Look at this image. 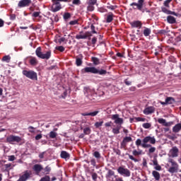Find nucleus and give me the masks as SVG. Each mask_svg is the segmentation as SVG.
Wrapping results in <instances>:
<instances>
[{"label":"nucleus","mask_w":181,"mask_h":181,"mask_svg":"<svg viewBox=\"0 0 181 181\" xmlns=\"http://www.w3.org/2000/svg\"><path fill=\"white\" fill-rule=\"evenodd\" d=\"M84 73H92L93 74H100V76H104L107 74V71L104 69L98 70L94 66H88L82 69Z\"/></svg>","instance_id":"3"},{"label":"nucleus","mask_w":181,"mask_h":181,"mask_svg":"<svg viewBox=\"0 0 181 181\" xmlns=\"http://www.w3.org/2000/svg\"><path fill=\"white\" fill-rule=\"evenodd\" d=\"M32 177V171L25 170L22 175H20L19 179L17 181H26Z\"/></svg>","instance_id":"7"},{"label":"nucleus","mask_w":181,"mask_h":181,"mask_svg":"<svg viewBox=\"0 0 181 181\" xmlns=\"http://www.w3.org/2000/svg\"><path fill=\"white\" fill-rule=\"evenodd\" d=\"M136 119L138 122H145V118L137 117V118H136Z\"/></svg>","instance_id":"59"},{"label":"nucleus","mask_w":181,"mask_h":181,"mask_svg":"<svg viewBox=\"0 0 181 181\" xmlns=\"http://www.w3.org/2000/svg\"><path fill=\"white\" fill-rule=\"evenodd\" d=\"M148 142L151 144L152 145H155L156 144V139L155 137H152L151 136H146L143 141L140 139H137L135 144L136 146H142V148H151V144H148Z\"/></svg>","instance_id":"1"},{"label":"nucleus","mask_w":181,"mask_h":181,"mask_svg":"<svg viewBox=\"0 0 181 181\" xmlns=\"http://www.w3.org/2000/svg\"><path fill=\"white\" fill-rule=\"evenodd\" d=\"M130 25L132 28H137L139 29L142 28V23H141L139 21H132L130 23Z\"/></svg>","instance_id":"18"},{"label":"nucleus","mask_w":181,"mask_h":181,"mask_svg":"<svg viewBox=\"0 0 181 181\" xmlns=\"http://www.w3.org/2000/svg\"><path fill=\"white\" fill-rule=\"evenodd\" d=\"M39 139H42V134H37V135L35 136V140H36V141H39Z\"/></svg>","instance_id":"63"},{"label":"nucleus","mask_w":181,"mask_h":181,"mask_svg":"<svg viewBox=\"0 0 181 181\" xmlns=\"http://www.w3.org/2000/svg\"><path fill=\"white\" fill-rule=\"evenodd\" d=\"M15 159H16L15 156H8V160H9V162H13V160H15Z\"/></svg>","instance_id":"49"},{"label":"nucleus","mask_w":181,"mask_h":181,"mask_svg":"<svg viewBox=\"0 0 181 181\" xmlns=\"http://www.w3.org/2000/svg\"><path fill=\"white\" fill-rule=\"evenodd\" d=\"M99 112L100 111L96 110L94 112L82 113L81 115H83V117H87V116L95 117Z\"/></svg>","instance_id":"21"},{"label":"nucleus","mask_w":181,"mask_h":181,"mask_svg":"<svg viewBox=\"0 0 181 181\" xmlns=\"http://www.w3.org/2000/svg\"><path fill=\"white\" fill-rule=\"evenodd\" d=\"M83 33L81 32L79 35H76V39L80 40V39H87L90 36H91V32H86L84 34H82Z\"/></svg>","instance_id":"13"},{"label":"nucleus","mask_w":181,"mask_h":181,"mask_svg":"<svg viewBox=\"0 0 181 181\" xmlns=\"http://www.w3.org/2000/svg\"><path fill=\"white\" fill-rule=\"evenodd\" d=\"M10 19H11V21H15V20L16 19V15H15V14H11V15L10 16Z\"/></svg>","instance_id":"60"},{"label":"nucleus","mask_w":181,"mask_h":181,"mask_svg":"<svg viewBox=\"0 0 181 181\" xmlns=\"http://www.w3.org/2000/svg\"><path fill=\"white\" fill-rule=\"evenodd\" d=\"M153 166H158V165H159L158 163V160L156 158H155L154 160H153Z\"/></svg>","instance_id":"61"},{"label":"nucleus","mask_w":181,"mask_h":181,"mask_svg":"<svg viewBox=\"0 0 181 181\" xmlns=\"http://www.w3.org/2000/svg\"><path fill=\"white\" fill-rule=\"evenodd\" d=\"M83 93L86 97H88V95H91V94L93 93V90H91L90 88H84Z\"/></svg>","instance_id":"27"},{"label":"nucleus","mask_w":181,"mask_h":181,"mask_svg":"<svg viewBox=\"0 0 181 181\" xmlns=\"http://www.w3.org/2000/svg\"><path fill=\"white\" fill-rule=\"evenodd\" d=\"M145 4V0H138V2H133L130 4V6H133V9H138L143 13L144 12H147L149 13L151 11L148 10L147 8H143L144 5Z\"/></svg>","instance_id":"2"},{"label":"nucleus","mask_w":181,"mask_h":181,"mask_svg":"<svg viewBox=\"0 0 181 181\" xmlns=\"http://www.w3.org/2000/svg\"><path fill=\"white\" fill-rule=\"evenodd\" d=\"M76 64L78 66H81L83 64V59L81 58H76Z\"/></svg>","instance_id":"38"},{"label":"nucleus","mask_w":181,"mask_h":181,"mask_svg":"<svg viewBox=\"0 0 181 181\" xmlns=\"http://www.w3.org/2000/svg\"><path fill=\"white\" fill-rule=\"evenodd\" d=\"M168 156H170V158H177L179 156V148L176 146H173L170 150Z\"/></svg>","instance_id":"10"},{"label":"nucleus","mask_w":181,"mask_h":181,"mask_svg":"<svg viewBox=\"0 0 181 181\" xmlns=\"http://www.w3.org/2000/svg\"><path fill=\"white\" fill-rule=\"evenodd\" d=\"M2 62H5L6 63H10L11 62V56L10 55H6L2 58Z\"/></svg>","instance_id":"31"},{"label":"nucleus","mask_w":181,"mask_h":181,"mask_svg":"<svg viewBox=\"0 0 181 181\" xmlns=\"http://www.w3.org/2000/svg\"><path fill=\"white\" fill-rule=\"evenodd\" d=\"M155 112V108L153 107H148L144 110V114L145 115H149V114H152Z\"/></svg>","instance_id":"19"},{"label":"nucleus","mask_w":181,"mask_h":181,"mask_svg":"<svg viewBox=\"0 0 181 181\" xmlns=\"http://www.w3.org/2000/svg\"><path fill=\"white\" fill-rule=\"evenodd\" d=\"M92 61L93 62V64L95 66H98V64H100V59L97 57H92Z\"/></svg>","instance_id":"35"},{"label":"nucleus","mask_w":181,"mask_h":181,"mask_svg":"<svg viewBox=\"0 0 181 181\" xmlns=\"http://www.w3.org/2000/svg\"><path fill=\"white\" fill-rule=\"evenodd\" d=\"M103 124H104V122L103 121H101V122H97L95 123V127L96 128H100V127H103Z\"/></svg>","instance_id":"42"},{"label":"nucleus","mask_w":181,"mask_h":181,"mask_svg":"<svg viewBox=\"0 0 181 181\" xmlns=\"http://www.w3.org/2000/svg\"><path fill=\"white\" fill-rule=\"evenodd\" d=\"M121 128H122V127L119 125H117L116 127L112 128V134H115V135H118V134H119V131Z\"/></svg>","instance_id":"24"},{"label":"nucleus","mask_w":181,"mask_h":181,"mask_svg":"<svg viewBox=\"0 0 181 181\" xmlns=\"http://www.w3.org/2000/svg\"><path fill=\"white\" fill-rule=\"evenodd\" d=\"M97 4V0H89L90 5H95Z\"/></svg>","instance_id":"58"},{"label":"nucleus","mask_w":181,"mask_h":181,"mask_svg":"<svg viewBox=\"0 0 181 181\" xmlns=\"http://www.w3.org/2000/svg\"><path fill=\"white\" fill-rule=\"evenodd\" d=\"M152 175L155 179V180H160V174L159 173V172L156 171V170H153L152 172Z\"/></svg>","instance_id":"23"},{"label":"nucleus","mask_w":181,"mask_h":181,"mask_svg":"<svg viewBox=\"0 0 181 181\" xmlns=\"http://www.w3.org/2000/svg\"><path fill=\"white\" fill-rule=\"evenodd\" d=\"M6 141L9 144H13V142L19 143L22 141V139L19 136L10 135L6 138Z\"/></svg>","instance_id":"9"},{"label":"nucleus","mask_w":181,"mask_h":181,"mask_svg":"<svg viewBox=\"0 0 181 181\" xmlns=\"http://www.w3.org/2000/svg\"><path fill=\"white\" fill-rule=\"evenodd\" d=\"M97 43V37H93L92 38V45H95Z\"/></svg>","instance_id":"64"},{"label":"nucleus","mask_w":181,"mask_h":181,"mask_svg":"<svg viewBox=\"0 0 181 181\" xmlns=\"http://www.w3.org/2000/svg\"><path fill=\"white\" fill-rule=\"evenodd\" d=\"M180 129H181V124L178 123V124H175V127H173V132L177 133L180 131Z\"/></svg>","instance_id":"28"},{"label":"nucleus","mask_w":181,"mask_h":181,"mask_svg":"<svg viewBox=\"0 0 181 181\" xmlns=\"http://www.w3.org/2000/svg\"><path fill=\"white\" fill-rule=\"evenodd\" d=\"M49 136V138H51V139H54V138H56V136H57V133L54 132H50Z\"/></svg>","instance_id":"36"},{"label":"nucleus","mask_w":181,"mask_h":181,"mask_svg":"<svg viewBox=\"0 0 181 181\" xmlns=\"http://www.w3.org/2000/svg\"><path fill=\"white\" fill-rule=\"evenodd\" d=\"M167 21L168 22V23H176V18H175V17L172 16H168L167 17Z\"/></svg>","instance_id":"29"},{"label":"nucleus","mask_w":181,"mask_h":181,"mask_svg":"<svg viewBox=\"0 0 181 181\" xmlns=\"http://www.w3.org/2000/svg\"><path fill=\"white\" fill-rule=\"evenodd\" d=\"M69 25H71L72 26L74 25H78V20H74L69 22Z\"/></svg>","instance_id":"50"},{"label":"nucleus","mask_w":181,"mask_h":181,"mask_svg":"<svg viewBox=\"0 0 181 181\" xmlns=\"http://www.w3.org/2000/svg\"><path fill=\"white\" fill-rule=\"evenodd\" d=\"M154 169H155V170L160 171V170H162V167L158 164V165L154 166Z\"/></svg>","instance_id":"56"},{"label":"nucleus","mask_w":181,"mask_h":181,"mask_svg":"<svg viewBox=\"0 0 181 181\" xmlns=\"http://www.w3.org/2000/svg\"><path fill=\"white\" fill-rule=\"evenodd\" d=\"M73 5H81V1L80 0H73L72 1Z\"/></svg>","instance_id":"47"},{"label":"nucleus","mask_w":181,"mask_h":181,"mask_svg":"<svg viewBox=\"0 0 181 181\" xmlns=\"http://www.w3.org/2000/svg\"><path fill=\"white\" fill-rule=\"evenodd\" d=\"M129 158L131 160H134V162H139L138 159L134 158L132 155H129Z\"/></svg>","instance_id":"57"},{"label":"nucleus","mask_w":181,"mask_h":181,"mask_svg":"<svg viewBox=\"0 0 181 181\" xmlns=\"http://www.w3.org/2000/svg\"><path fill=\"white\" fill-rule=\"evenodd\" d=\"M161 11L163 12V13H166V15H174L176 16V13L175 11H171L170 10H168L165 7H161Z\"/></svg>","instance_id":"22"},{"label":"nucleus","mask_w":181,"mask_h":181,"mask_svg":"<svg viewBox=\"0 0 181 181\" xmlns=\"http://www.w3.org/2000/svg\"><path fill=\"white\" fill-rule=\"evenodd\" d=\"M169 163H171V167L179 166V164L172 159L169 160Z\"/></svg>","instance_id":"43"},{"label":"nucleus","mask_w":181,"mask_h":181,"mask_svg":"<svg viewBox=\"0 0 181 181\" xmlns=\"http://www.w3.org/2000/svg\"><path fill=\"white\" fill-rule=\"evenodd\" d=\"M111 119L114 121L116 125L122 127V124H124V119L119 117V115L118 114L112 115Z\"/></svg>","instance_id":"8"},{"label":"nucleus","mask_w":181,"mask_h":181,"mask_svg":"<svg viewBox=\"0 0 181 181\" xmlns=\"http://www.w3.org/2000/svg\"><path fill=\"white\" fill-rule=\"evenodd\" d=\"M93 156L96 158V159H100L101 158V154L98 151H95L93 153Z\"/></svg>","instance_id":"41"},{"label":"nucleus","mask_w":181,"mask_h":181,"mask_svg":"<svg viewBox=\"0 0 181 181\" xmlns=\"http://www.w3.org/2000/svg\"><path fill=\"white\" fill-rule=\"evenodd\" d=\"M30 64H31V66H36V64H37V60L36 59V58L32 57L30 59Z\"/></svg>","instance_id":"33"},{"label":"nucleus","mask_w":181,"mask_h":181,"mask_svg":"<svg viewBox=\"0 0 181 181\" xmlns=\"http://www.w3.org/2000/svg\"><path fill=\"white\" fill-rule=\"evenodd\" d=\"M117 172L124 177H129L131 176V171L128 168H125L124 167H119L117 169Z\"/></svg>","instance_id":"6"},{"label":"nucleus","mask_w":181,"mask_h":181,"mask_svg":"<svg viewBox=\"0 0 181 181\" xmlns=\"http://www.w3.org/2000/svg\"><path fill=\"white\" fill-rule=\"evenodd\" d=\"M23 76H25L27 78H30V80H37V73L32 70H23Z\"/></svg>","instance_id":"5"},{"label":"nucleus","mask_w":181,"mask_h":181,"mask_svg":"<svg viewBox=\"0 0 181 181\" xmlns=\"http://www.w3.org/2000/svg\"><path fill=\"white\" fill-rule=\"evenodd\" d=\"M158 122L162 124L163 127H172V125H173V122H166V119L163 118L158 119Z\"/></svg>","instance_id":"15"},{"label":"nucleus","mask_w":181,"mask_h":181,"mask_svg":"<svg viewBox=\"0 0 181 181\" xmlns=\"http://www.w3.org/2000/svg\"><path fill=\"white\" fill-rule=\"evenodd\" d=\"M178 171H179V165L178 166L170 167L168 169V172L170 173H177Z\"/></svg>","instance_id":"26"},{"label":"nucleus","mask_w":181,"mask_h":181,"mask_svg":"<svg viewBox=\"0 0 181 181\" xmlns=\"http://www.w3.org/2000/svg\"><path fill=\"white\" fill-rule=\"evenodd\" d=\"M33 170H34V172H35L36 175H39V173H40V172H42V170H43V167L42 166V165L35 164L33 167Z\"/></svg>","instance_id":"17"},{"label":"nucleus","mask_w":181,"mask_h":181,"mask_svg":"<svg viewBox=\"0 0 181 181\" xmlns=\"http://www.w3.org/2000/svg\"><path fill=\"white\" fill-rule=\"evenodd\" d=\"M93 4H89V6H88V11H89L90 12H93V11H94V6H93Z\"/></svg>","instance_id":"52"},{"label":"nucleus","mask_w":181,"mask_h":181,"mask_svg":"<svg viewBox=\"0 0 181 181\" xmlns=\"http://www.w3.org/2000/svg\"><path fill=\"white\" fill-rule=\"evenodd\" d=\"M170 2H172V0H165L163 3L164 6H165V8H169Z\"/></svg>","instance_id":"44"},{"label":"nucleus","mask_w":181,"mask_h":181,"mask_svg":"<svg viewBox=\"0 0 181 181\" xmlns=\"http://www.w3.org/2000/svg\"><path fill=\"white\" fill-rule=\"evenodd\" d=\"M97 177H98V175H97V173H92L93 180L97 181Z\"/></svg>","instance_id":"51"},{"label":"nucleus","mask_w":181,"mask_h":181,"mask_svg":"<svg viewBox=\"0 0 181 181\" xmlns=\"http://www.w3.org/2000/svg\"><path fill=\"white\" fill-rule=\"evenodd\" d=\"M46 175H49V173H50V170H52V168L47 165V167H45V168L44 169Z\"/></svg>","instance_id":"46"},{"label":"nucleus","mask_w":181,"mask_h":181,"mask_svg":"<svg viewBox=\"0 0 181 181\" xmlns=\"http://www.w3.org/2000/svg\"><path fill=\"white\" fill-rule=\"evenodd\" d=\"M90 29H91V33H97V31H95V27L94 26L93 24H91Z\"/></svg>","instance_id":"53"},{"label":"nucleus","mask_w":181,"mask_h":181,"mask_svg":"<svg viewBox=\"0 0 181 181\" xmlns=\"http://www.w3.org/2000/svg\"><path fill=\"white\" fill-rule=\"evenodd\" d=\"M156 151V148L152 147V146L150 147L148 152L149 153H153Z\"/></svg>","instance_id":"54"},{"label":"nucleus","mask_w":181,"mask_h":181,"mask_svg":"<svg viewBox=\"0 0 181 181\" xmlns=\"http://www.w3.org/2000/svg\"><path fill=\"white\" fill-rule=\"evenodd\" d=\"M143 128L145 129H149V127H151V123H144L142 124Z\"/></svg>","instance_id":"45"},{"label":"nucleus","mask_w":181,"mask_h":181,"mask_svg":"<svg viewBox=\"0 0 181 181\" xmlns=\"http://www.w3.org/2000/svg\"><path fill=\"white\" fill-rule=\"evenodd\" d=\"M57 50H59V52H64V47L63 46H58L56 47Z\"/></svg>","instance_id":"55"},{"label":"nucleus","mask_w":181,"mask_h":181,"mask_svg":"<svg viewBox=\"0 0 181 181\" xmlns=\"http://www.w3.org/2000/svg\"><path fill=\"white\" fill-rule=\"evenodd\" d=\"M132 153H133L134 156H138L139 155H142V150H139V151L136 150H134L132 151Z\"/></svg>","instance_id":"37"},{"label":"nucleus","mask_w":181,"mask_h":181,"mask_svg":"<svg viewBox=\"0 0 181 181\" xmlns=\"http://www.w3.org/2000/svg\"><path fill=\"white\" fill-rule=\"evenodd\" d=\"M35 54L40 59L49 60V59H50V57L52 56V52L50 51H48L45 54H43V52H42V48L39 47L35 50Z\"/></svg>","instance_id":"4"},{"label":"nucleus","mask_w":181,"mask_h":181,"mask_svg":"<svg viewBox=\"0 0 181 181\" xmlns=\"http://www.w3.org/2000/svg\"><path fill=\"white\" fill-rule=\"evenodd\" d=\"M53 4L52 6V12H59L62 9V4L57 0H52Z\"/></svg>","instance_id":"11"},{"label":"nucleus","mask_w":181,"mask_h":181,"mask_svg":"<svg viewBox=\"0 0 181 181\" xmlns=\"http://www.w3.org/2000/svg\"><path fill=\"white\" fill-rule=\"evenodd\" d=\"M115 173L112 171V170H109L107 172V174L106 175L107 179H110L111 176H115Z\"/></svg>","instance_id":"32"},{"label":"nucleus","mask_w":181,"mask_h":181,"mask_svg":"<svg viewBox=\"0 0 181 181\" xmlns=\"http://www.w3.org/2000/svg\"><path fill=\"white\" fill-rule=\"evenodd\" d=\"M40 15V11H35L32 14L33 18H37L39 17Z\"/></svg>","instance_id":"48"},{"label":"nucleus","mask_w":181,"mask_h":181,"mask_svg":"<svg viewBox=\"0 0 181 181\" xmlns=\"http://www.w3.org/2000/svg\"><path fill=\"white\" fill-rule=\"evenodd\" d=\"M175 102V98L173 97H168L165 102L160 101V104H161V105H168L169 104H174Z\"/></svg>","instance_id":"14"},{"label":"nucleus","mask_w":181,"mask_h":181,"mask_svg":"<svg viewBox=\"0 0 181 181\" xmlns=\"http://www.w3.org/2000/svg\"><path fill=\"white\" fill-rule=\"evenodd\" d=\"M132 141V138L131 136L124 137L121 143V148H125L128 142H131Z\"/></svg>","instance_id":"16"},{"label":"nucleus","mask_w":181,"mask_h":181,"mask_svg":"<svg viewBox=\"0 0 181 181\" xmlns=\"http://www.w3.org/2000/svg\"><path fill=\"white\" fill-rule=\"evenodd\" d=\"M115 181H124V180H122V177H118V176L115 175Z\"/></svg>","instance_id":"62"},{"label":"nucleus","mask_w":181,"mask_h":181,"mask_svg":"<svg viewBox=\"0 0 181 181\" xmlns=\"http://www.w3.org/2000/svg\"><path fill=\"white\" fill-rule=\"evenodd\" d=\"M117 6H113L110 4H107V8L110 9V11H115V9H117Z\"/></svg>","instance_id":"39"},{"label":"nucleus","mask_w":181,"mask_h":181,"mask_svg":"<svg viewBox=\"0 0 181 181\" xmlns=\"http://www.w3.org/2000/svg\"><path fill=\"white\" fill-rule=\"evenodd\" d=\"M83 134L85 135H90L91 134V129L90 127H86L83 129Z\"/></svg>","instance_id":"34"},{"label":"nucleus","mask_w":181,"mask_h":181,"mask_svg":"<svg viewBox=\"0 0 181 181\" xmlns=\"http://www.w3.org/2000/svg\"><path fill=\"white\" fill-rule=\"evenodd\" d=\"M32 4V0H21L18 4V8H26Z\"/></svg>","instance_id":"12"},{"label":"nucleus","mask_w":181,"mask_h":181,"mask_svg":"<svg viewBox=\"0 0 181 181\" xmlns=\"http://www.w3.org/2000/svg\"><path fill=\"white\" fill-rule=\"evenodd\" d=\"M113 19H114V14L112 12H110L106 18L107 23H110V22H112Z\"/></svg>","instance_id":"25"},{"label":"nucleus","mask_w":181,"mask_h":181,"mask_svg":"<svg viewBox=\"0 0 181 181\" xmlns=\"http://www.w3.org/2000/svg\"><path fill=\"white\" fill-rule=\"evenodd\" d=\"M151 28H145L144 30V35L146 37L149 36V35H151Z\"/></svg>","instance_id":"30"},{"label":"nucleus","mask_w":181,"mask_h":181,"mask_svg":"<svg viewBox=\"0 0 181 181\" xmlns=\"http://www.w3.org/2000/svg\"><path fill=\"white\" fill-rule=\"evenodd\" d=\"M63 18L65 21H67V19H70L71 18V14H70V13H64Z\"/></svg>","instance_id":"40"},{"label":"nucleus","mask_w":181,"mask_h":181,"mask_svg":"<svg viewBox=\"0 0 181 181\" xmlns=\"http://www.w3.org/2000/svg\"><path fill=\"white\" fill-rule=\"evenodd\" d=\"M60 156L62 159H65V160H68V159H70V153L65 151H62L61 152Z\"/></svg>","instance_id":"20"}]
</instances>
